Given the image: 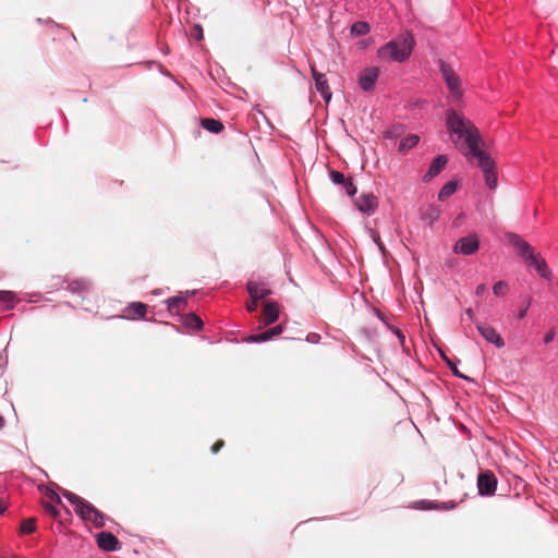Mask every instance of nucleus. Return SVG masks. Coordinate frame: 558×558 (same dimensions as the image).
<instances>
[{"label":"nucleus","instance_id":"obj_14","mask_svg":"<svg viewBox=\"0 0 558 558\" xmlns=\"http://www.w3.org/2000/svg\"><path fill=\"white\" fill-rule=\"evenodd\" d=\"M146 312H147V305L142 302H132L124 310L125 316L130 319L144 318L146 315Z\"/></svg>","mask_w":558,"mask_h":558},{"label":"nucleus","instance_id":"obj_22","mask_svg":"<svg viewBox=\"0 0 558 558\" xmlns=\"http://www.w3.org/2000/svg\"><path fill=\"white\" fill-rule=\"evenodd\" d=\"M457 191V183L453 181L447 182L439 191V201H445Z\"/></svg>","mask_w":558,"mask_h":558},{"label":"nucleus","instance_id":"obj_4","mask_svg":"<svg viewBox=\"0 0 558 558\" xmlns=\"http://www.w3.org/2000/svg\"><path fill=\"white\" fill-rule=\"evenodd\" d=\"M439 66L451 96L454 99H460L462 97L460 78L454 73L453 69L445 61H440Z\"/></svg>","mask_w":558,"mask_h":558},{"label":"nucleus","instance_id":"obj_12","mask_svg":"<svg viewBox=\"0 0 558 558\" xmlns=\"http://www.w3.org/2000/svg\"><path fill=\"white\" fill-rule=\"evenodd\" d=\"M525 263L533 267L535 271L545 279H549L550 277V270L545 262V259L537 253H534L530 256L529 259L525 260Z\"/></svg>","mask_w":558,"mask_h":558},{"label":"nucleus","instance_id":"obj_44","mask_svg":"<svg viewBox=\"0 0 558 558\" xmlns=\"http://www.w3.org/2000/svg\"><path fill=\"white\" fill-rule=\"evenodd\" d=\"M5 509L4 502L0 499V513H2Z\"/></svg>","mask_w":558,"mask_h":558},{"label":"nucleus","instance_id":"obj_45","mask_svg":"<svg viewBox=\"0 0 558 558\" xmlns=\"http://www.w3.org/2000/svg\"><path fill=\"white\" fill-rule=\"evenodd\" d=\"M4 426V418L0 415V428Z\"/></svg>","mask_w":558,"mask_h":558},{"label":"nucleus","instance_id":"obj_25","mask_svg":"<svg viewBox=\"0 0 558 558\" xmlns=\"http://www.w3.org/2000/svg\"><path fill=\"white\" fill-rule=\"evenodd\" d=\"M36 529V519L35 518H28L26 520H24L22 523H21V533L23 534H31L35 531Z\"/></svg>","mask_w":558,"mask_h":558},{"label":"nucleus","instance_id":"obj_19","mask_svg":"<svg viewBox=\"0 0 558 558\" xmlns=\"http://www.w3.org/2000/svg\"><path fill=\"white\" fill-rule=\"evenodd\" d=\"M201 125L208 132L218 134L223 130V124L219 120L211 118L202 119Z\"/></svg>","mask_w":558,"mask_h":558},{"label":"nucleus","instance_id":"obj_20","mask_svg":"<svg viewBox=\"0 0 558 558\" xmlns=\"http://www.w3.org/2000/svg\"><path fill=\"white\" fill-rule=\"evenodd\" d=\"M420 138L415 134H409L405 137H403L399 144V151L400 153H407L411 148L417 145Z\"/></svg>","mask_w":558,"mask_h":558},{"label":"nucleus","instance_id":"obj_39","mask_svg":"<svg viewBox=\"0 0 558 558\" xmlns=\"http://www.w3.org/2000/svg\"><path fill=\"white\" fill-rule=\"evenodd\" d=\"M49 497H50L51 501H54L57 504H61V498H60V496L57 493L51 492Z\"/></svg>","mask_w":558,"mask_h":558},{"label":"nucleus","instance_id":"obj_6","mask_svg":"<svg viewBox=\"0 0 558 558\" xmlns=\"http://www.w3.org/2000/svg\"><path fill=\"white\" fill-rule=\"evenodd\" d=\"M480 247V240L476 234H470L461 238L453 246V252L457 254L472 255Z\"/></svg>","mask_w":558,"mask_h":558},{"label":"nucleus","instance_id":"obj_9","mask_svg":"<svg viewBox=\"0 0 558 558\" xmlns=\"http://www.w3.org/2000/svg\"><path fill=\"white\" fill-rule=\"evenodd\" d=\"M311 72H312L313 78L315 81V87H316L317 92L322 95V97L324 98V100L326 102H329L332 94L330 92L328 81H327L325 74L318 72L314 65H311Z\"/></svg>","mask_w":558,"mask_h":558},{"label":"nucleus","instance_id":"obj_37","mask_svg":"<svg viewBox=\"0 0 558 558\" xmlns=\"http://www.w3.org/2000/svg\"><path fill=\"white\" fill-rule=\"evenodd\" d=\"M530 303H531V300H529V301H527V304H526V306H525V307H523V308H521V310L519 311V313H518V317H519L520 319H522V318H524V317H525L526 312H527V308H529V306H530Z\"/></svg>","mask_w":558,"mask_h":558},{"label":"nucleus","instance_id":"obj_16","mask_svg":"<svg viewBox=\"0 0 558 558\" xmlns=\"http://www.w3.org/2000/svg\"><path fill=\"white\" fill-rule=\"evenodd\" d=\"M246 289L251 298L254 299L255 301L262 300L270 293V290L267 289L265 284L260 282L250 281L246 286Z\"/></svg>","mask_w":558,"mask_h":558},{"label":"nucleus","instance_id":"obj_15","mask_svg":"<svg viewBox=\"0 0 558 558\" xmlns=\"http://www.w3.org/2000/svg\"><path fill=\"white\" fill-rule=\"evenodd\" d=\"M448 159L445 155H439L438 157H436L428 171L426 172V174L424 175V180L425 181H429L432 180L434 177H436L437 174H439L441 172V170L445 168L446 163H447Z\"/></svg>","mask_w":558,"mask_h":558},{"label":"nucleus","instance_id":"obj_35","mask_svg":"<svg viewBox=\"0 0 558 558\" xmlns=\"http://www.w3.org/2000/svg\"><path fill=\"white\" fill-rule=\"evenodd\" d=\"M372 238H373L374 242L378 245L379 250L381 252H384L385 247L380 241L379 234L377 232H373Z\"/></svg>","mask_w":558,"mask_h":558},{"label":"nucleus","instance_id":"obj_23","mask_svg":"<svg viewBox=\"0 0 558 558\" xmlns=\"http://www.w3.org/2000/svg\"><path fill=\"white\" fill-rule=\"evenodd\" d=\"M369 28L368 23L359 21L351 26V34L354 36H364L369 32Z\"/></svg>","mask_w":558,"mask_h":558},{"label":"nucleus","instance_id":"obj_7","mask_svg":"<svg viewBox=\"0 0 558 558\" xmlns=\"http://www.w3.org/2000/svg\"><path fill=\"white\" fill-rule=\"evenodd\" d=\"M476 328L481 336L489 343L495 344L497 348H502L505 341L496 329L486 323H476Z\"/></svg>","mask_w":558,"mask_h":558},{"label":"nucleus","instance_id":"obj_2","mask_svg":"<svg viewBox=\"0 0 558 558\" xmlns=\"http://www.w3.org/2000/svg\"><path fill=\"white\" fill-rule=\"evenodd\" d=\"M415 40L409 33L391 40L378 49V57L384 61L403 62L412 53Z\"/></svg>","mask_w":558,"mask_h":558},{"label":"nucleus","instance_id":"obj_42","mask_svg":"<svg viewBox=\"0 0 558 558\" xmlns=\"http://www.w3.org/2000/svg\"><path fill=\"white\" fill-rule=\"evenodd\" d=\"M465 314L468 315V317H469L470 319H474V313H473V310H472V308H468V310L465 311Z\"/></svg>","mask_w":558,"mask_h":558},{"label":"nucleus","instance_id":"obj_34","mask_svg":"<svg viewBox=\"0 0 558 558\" xmlns=\"http://www.w3.org/2000/svg\"><path fill=\"white\" fill-rule=\"evenodd\" d=\"M283 331L282 325L275 326L267 330L269 339L280 335Z\"/></svg>","mask_w":558,"mask_h":558},{"label":"nucleus","instance_id":"obj_38","mask_svg":"<svg viewBox=\"0 0 558 558\" xmlns=\"http://www.w3.org/2000/svg\"><path fill=\"white\" fill-rule=\"evenodd\" d=\"M256 308H257V301H255L254 299L252 300V302H251V303H247V304H246V310H247L248 312H255V311H256Z\"/></svg>","mask_w":558,"mask_h":558},{"label":"nucleus","instance_id":"obj_3","mask_svg":"<svg viewBox=\"0 0 558 558\" xmlns=\"http://www.w3.org/2000/svg\"><path fill=\"white\" fill-rule=\"evenodd\" d=\"M63 496L74 506L75 512L83 520L93 522L97 527L105 525V515L90 502L68 490L63 492Z\"/></svg>","mask_w":558,"mask_h":558},{"label":"nucleus","instance_id":"obj_41","mask_svg":"<svg viewBox=\"0 0 558 558\" xmlns=\"http://www.w3.org/2000/svg\"><path fill=\"white\" fill-rule=\"evenodd\" d=\"M553 339H554V332H553V331H550V332H548V333L545 336V338H544V342H545V343H549Z\"/></svg>","mask_w":558,"mask_h":558},{"label":"nucleus","instance_id":"obj_32","mask_svg":"<svg viewBox=\"0 0 558 558\" xmlns=\"http://www.w3.org/2000/svg\"><path fill=\"white\" fill-rule=\"evenodd\" d=\"M442 357H444V360L446 361V363L448 364V366L450 367V369L453 372V374H454L456 376H458V377H460V378H466L464 375H462V374L459 372L458 367L456 366V364H454L452 361H450V360H449L447 356H445L444 354H442Z\"/></svg>","mask_w":558,"mask_h":558},{"label":"nucleus","instance_id":"obj_28","mask_svg":"<svg viewBox=\"0 0 558 558\" xmlns=\"http://www.w3.org/2000/svg\"><path fill=\"white\" fill-rule=\"evenodd\" d=\"M267 340H270L267 330L257 335H253L247 339L250 342H264Z\"/></svg>","mask_w":558,"mask_h":558},{"label":"nucleus","instance_id":"obj_27","mask_svg":"<svg viewBox=\"0 0 558 558\" xmlns=\"http://www.w3.org/2000/svg\"><path fill=\"white\" fill-rule=\"evenodd\" d=\"M507 290H508V283L506 281H502V280L496 282L494 284V287H493V292L497 296L505 295Z\"/></svg>","mask_w":558,"mask_h":558},{"label":"nucleus","instance_id":"obj_46","mask_svg":"<svg viewBox=\"0 0 558 558\" xmlns=\"http://www.w3.org/2000/svg\"><path fill=\"white\" fill-rule=\"evenodd\" d=\"M397 337H399V338H401V339H403V338H404L400 331H397Z\"/></svg>","mask_w":558,"mask_h":558},{"label":"nucleus","instance_id":"obj_33","mask_svg":"<svg viewBox=\"0 0 558 558\" xmlns=\"http://www.w3.org/2000/svg\"><path fill=\"white\" fill-rule=\"evenodd\" d=\"M343 186L348 195L353 196L356 193V187L351 180H347Z\"/></svg>","mask_w":558,"mask_h":558},{"label":"nucleus","instance_id":"obj_8","mask_svg":"<svg viewBox=\"0 0 558 558\" xmlns=\"http://www.w3.org/2000/svg\"><path fill=\"white\" fill-rule=\"evenodd\" d=\"M508 242L517 250L518 254L524 259L530 258L532 254H534V248L526 241H524L520 235L515 233L507 234Z\"/></svg>","mask_w":558,"mask_h":558},{"label":"nucleus","instance_id":"obj_26","mask_svg":"<svg viewBox=\"0 0 558 558\" xmlns=\"http://www.w3.org/2000/svg\"><path fill=\"white\" fill-rule=\"evenodd\" d=\"M439 210L436 207L429 206L423 214V219L428 220L430 223L437 220Z\"/></svg>","mask_w":558,"mask_h":558},{"label":"nucleus","instance_id":"obj_36","mask_svg":"<svg viewBox=\"0 0 558 558\" xmlns=\"http://www.w3.org/2000/svg\"><path fill=\"white\" fill-rule=\"evenodd\" d=\"M223 446H225L223 440H221V439L217 440L211 447V452L217 453Z\"/></svg>","mask_w":558,"mask_h":558},{"label":"nucleus","instance_id":"obj_31","mask_svg":"<svg viewBox=\"0 0 558 558\" xmlns=\"http://www.w3.org/2000/svg\"><path fill=\"white\" fill-rule=\"evenodd\" d=\"M14 300V294L11 291H0V302L11 303Z\"/></svg>","mask_w":558,"mask_h":558},{"label":"nucleus","instance_id":"obj_13","mask_svg":"<svg viewBox=\"0 0 558 558\" xmlns=\"http://www.w3.org/2000/svg\"><path fill=\"white\" fill-rule=\"evenodd\" d=\"M97 545L106 551H114L119 548V539L110 532L97 534Z\"/></svg>","mask_w":558,"mask_h":558},{"label":"nucleus","instance_id":"obj_30","mask_svg":"<svg viewBox=\"0 0 558 558\" xmlns=\"http://www.w3.org/2000/svg\"><path fill=\"white\" fill-rule=\"evenodd\" d=\"M44 509H45V512L49 515H51L52 518H57L59 515V510L51 504L47 502V504H44Z\"/></svg>","mask_w":558,"mask_h":558},{"label":"nucleus","instance_id":"obj_11","mask_svg":"<svg viewBox=\"0 0 558 558\" xmlns=\"http://www.w3.org/2000/svg\"><path fill=\"white\" fill-rule=\"evenodd\" d=\"M355 205L360 211L369 215L373 214L378 207V201L374 194L368 193L361 195L356 199Z\"/></svg>","mask_w":558,"mask_h":558},{"label":"nucleus","instance_id":"obj_47","mask_svg":"<svg viewBox=\"0 0 558 558\" xmlns=\"http://www.w3.org/2000/svg\"><path fill=\"white\" fill-rule=\"evenodd\" d=\"M72 38H73L74 41H76V37H75L74 34H72Z\"/></svg>","mask_w":558,"mask_h":558},{"label":"nucleus","instance_id":"obj_40","mask_svg":"<svg viewBox=\"0 0 558 558\" xmlns=\"http://www.w3.org/2000/svg\"><path fill=\"white\" fill-rule=\"evenodd\" d=\"M485 291H486V286L482 283L476 287L475 293H476V295H482Z\"/></svg>","mask_w":558,"mask_h":558},{"label":"nucleus","instance_id":"obj_29","mask_svg":"<svg viewBox=\"0 0 558 558\" xmlns=\"http://www.w3.org/2000/svg\"><path fill=\"white\" fill-rule=\"evenodd\" d=\"M330 178H331L332 182L336 183V184H342L343 185L345 183V181H347L345 177L341 172H339V171H331L330 172Z\"/></svg>","mask_w":558,"mask_h":558},{"label":"nucleus","instance_id":"obj_21","mask_svg":"<svg viewBox=\"0 0 558 558\" xmlns=\"http://www.w3.org/2000/svg\"><path fill=\"white\" fill-rule=\"evenodd\" d=\"M89 288L88 281L85 279L73 280L69 283L68 289L73 293H83Z\"/></svg>","mask_w":558,"mask_h":558},{"label":"nucleus","instance_id":"obj_43","mask_svg":"<svg viewBox=\"0 0 558 558\" xmlns=\"http://www.w3.org/2000/svg\"><path fill=\"white\" fill-rule=\"evenodd\" d=\"M196 36H197V39H202L203 38V31H202V28L199 26L197 27Z\"/></svg>","mask_w":558,"mask_h":558},{"label":"nucleus","instance_id":"obj_1","mask_svg":"<svg viewBox=\"0 0 558 558\" xmlns=\"http://www.w3.org/2000/svg\"><path fill=\"white\" fill-rule=\"evenodd\" d=\"M447 126L452 135L458 138H464L468 145L465 157L483 171L487 186L490 190L497 186V174L495 171V161L481 148L482 137L477 128L468 119L463 118L453 110L447 111Z\"/></svg>","mask_w":558,"mask_h":558},{"label":"nucleus","instance_id":"obj_5","mask_svg":"<svg viewBox=\"0 0 558 558\" xmlns=\"http://www.w3.org/2000/svg\"><path fill=\"white\" fill-rule=\"evenodd\" d=\"M477 488L480 495H494L497 488V478L492 471H483L477 476Z\"/></svg>","mask_w":558,"mask_h":558},{"label":"nucleus","instance_id":"obj_17","mask_svg":"<svg viewBox=\"0 0 558 558\" xmlns=\"http://www.w3.org/2000/svg\"><path fill=\"white\" fill-rule=\"evenodd\" d=\"M279 317V311L276 303L268 302L263 310V322L265 325H271Z\"/></svg>","mask_w":558,"mask_h":558},{"label":"nucleus","instance_id":"obj_18","mask_svg":"<svg viewBox=\"0 0 558 558\" xmlns=\"http://www.w3.org/2000/svg\"><path fill=\"white\" fill-rule=\"evenodd\" d=\"M167 304L169 312L179 313L186 307L187 300L183 295H177L168 299Z\"/></svg>","mask_w":558,"mask_h":558},{"label":"nucleus","instance_id":"obj_24","mask_svg":"<svg viewBox=\"0 0 558 558\" xmlns=\"http://www.w3.org/2000/svg\"><path fill=\"white\" fill-rule=\"evenodd\" d=\"M185 325L193 329H201L203 327L202 319L195 314H189L184 320Z\"/></svg>","mask_w":558,"mask_h":558},{"label":"nucleus","instance_id":"obj_10","mask_svg":"<svg viewBox=\"0 0 558 558\" xmlns=\"http://www.w3.org/2000/svg\"><path fill=\"white\" fill-rule=\"evenodd\" d=\"M378 75L379 70L377 68L372 66L364 69L359 77V86L365 92L373 90Z\"/></svg>","mask_w":558,"mask_h":558}]
</instances>
